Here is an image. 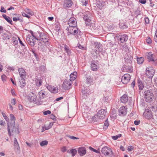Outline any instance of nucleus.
<instances>
[{"label":"nucleus","instance_id":"f257e3e1","mask_svg":"<svg viewBox=\"0 0 157 157\" xmlns=\"http://www.w3.org/2000/svg\"><path fill=\"white\" fill-rule=\"evenodd\" d=\"M92 17L91 13L89 12H86L83 17V19L85 21V23L86 25L90 26V27L95 29L96 28V26L94 24L91 23V17Z\"/></svg>","mask_w":157,"mask_h":157},{"label":"nucleus","instance_id":"f03ea898","mask_svg":"<svg viewBox=\"0 0 157 157\" xmlns=\"http://www.w3.org/2000/svg\"><path fill=\"white\" fill-rule=\"evenodd\" d=\"M36 39L43 42L45 44L48 42L49 37L48 35L44 33L40 32L36 33Z\"/></svg>","mask_w":157,"mask_h":157},{"label":"nucleus","instance_id":"7ed1b4c3","mask_svg":"<svg viewBox=\"0 0 157 157\" xmlns=\"http://www.w3.org/2000/svg\"><path fill=\"white\" fill-rule=\"evenodd\" d=\"M146 55L149 62H151L154 65H157V54H153L151 52H147Z\"/></svg>","mask_w":157,"mask_h":157},{"label":"nucleus","instance_id":"20e7f679","mask_svg":"<svg viewBox=\"0 0 157 157\" xmlns=\"http://www.w3.org/2000/svg\"><path fill=\"white\" fill-rule=\"evenodd\" d=\"M7 131L9 135L10 136H11V133L14 132H16V128L15 127V122L14 121L11 122L10 123L8 122Z\"/></svg>","mask_w":157,"mask_h":157},{"label":"nucleus","instance_id":"39448f33","mask_svg":"<svg viewBox=\"0 0 157 157\" xmlns=\"http://www.w3.org/2000/svg\"><path fill=\"white\" fill-rule=\"evenodd\" d=\"M28 99L31 102L35 103L37 105H41V102L37 99L36 94L34 93H30L28 96Z\"/></svg>","mask_w":157,"mask_h":157},{"label":"nucleus","instance_id":"423d86ee","mask_svg":"<svg viewBox=\"0 0 157 157\" xmlns=\"http://www.w3.org/2000/svg\"><path fill=\"white\" fill-rule=\"evenodd\" d=\"M144 97L147 102L151 101L154 98V94L152 91L150 90L145 91L144 93Z\"/></svg>","mask_w":157,"mask_h":157},{"label":"nucleus","instance_id":"0eeeda50","mask_svg":"<svg viewBox=\"0 0 157 157\" xmlns=\"http://www.w3.org/2000/svg\"><path fill=\"white\" fill-rule=\"evenodd\" d=\"M155 71L153 67L149 66L147 67L145 70V75L149 78H152L155 74Z\"/></svg>","mask_w":157,"mask_h":157},{"label":"nucleus","instance_id":"6e6552de","mask_svg":"<svg viewBox=\"0 0 157 157\" xmlns=\"http://www.w3.org/2000/svg\"><path fill=\"white\" fill-rule=\"evenodd\" d=\"M47 94L46 92L43 90H41L37 94L38 97V100L39 101H41V105L43 103V99L47 97Z\"/></svg>","mask_w":157,"mask_h":157},{"label":"nucleus","instance_id":"1a4fd4ad","mask_svg":"<svg viewBox=\"0 0 157 157\" xmlns=\"http://www.w3.org/2000/svg\"><path fill=\"white\" fill-rule=\"evenodd\" d=\"M77 26H70L67 27L66 30L68 31V33L71 34H76L78 33V28L77 27Z\"/></svg>","mask_w":157,"mask_h":157},{"label":"nucleus","instance_id":"9d476101","mask_svg":"<svg viewBox=\"0 0 157 157\" xmlns=\"http://www.w3.org/2000/svg\"><path fill=\"white\" fill-rule=\"evenodd\" d=\"M102 153L105 156L109 155L110 156L113 155V152L111 148L107 147H103L101 150Z\"/></svg>","mask_w":157,"mask_h":157},{"label":"nucleus","instance_id":"9b49d317","mask_svg":"<svg viewBox=\"0 0 157 157\" xmlns=\"http://www.w3.org/2000/svg\"><path fill=\"white\" fill-rule=\"evenodd\" d=\"M36 39V34L35 35L33 34L32 36H29L27 37V41L30 45L33 46L35 44Z\"/></svg>","mask_w":157,"mask_h":157},{"label":"nucleus","instance_id":"f8f14e48","mask_svg":"<svg viewBox=\"0 0 157 157\" xmlns=\"http://www.w3.org/2000/svg\"><path fill=\"white\" fill-rule=\"evenodd\" d=\"M72 83L71 81L66 80L63 83L62 87L64 90H68L71 88Z\"/></svg>","mask_w":157,"mask_h":157},{"label":"nucleus","instance_id":"ddd939ff","mask_svg":"<svg viewBox=\"0 0 157 157\" xmlns=\"http://www.w3.org/2000/svg\"><path fill=\"white\" fill-rule=\"evenodd\" d=\"M106 113V110L104 109H101L97 113L96 116L97 117V119H103L105 117V114Z\"/></svg>","mask_w":157,"mask_h":157},{"label":"nucleus","instance_id":"4468645a","mask_svg":"<svg viewBox=\"0 0 157 157\" xmlns=\"http://www.w3.org/2000/svg\"><path fill=\"white\" fill-rule=\"evenodd\" d=\"M131 76L128 74H124L122 77L121 81L124 84H127L129 81Z\"/></svg>","mask_w":157,"mask_h":157},{"label":"nucleus","instance_id":"2eb2a0df","mask_svg":"<svg viewBox=\"0 0 157 157\" xmlns=\"http://www.w3.org/2000/svg\"><path fill=\"white\" fill-rule=\"evenodd\" d=\"M127 108L124 106H123L120 107L118 111L119 115L121 116H125L127 113Z\"/></svg>","mask_w":157,"mask_h":157},{"label":"nucleus","instance_id":"dca6fc26","mask_svg":"<svg viewBox=\"0 0 157 157\" xmlns=\"http://www.w3.org/2000/svg\"><path fill=\"white\" fill-rule=\"evenodd\" d=\"M117 40H119L121 42L123 43L127 41L128 36L126 34H124L117 36Z\"/></svg>","mask_w":157,"mask_h":157},{"label":"nucleus","instance_id":"f3484780","mask_svg":"<svg viewBox=\"0 0 157 157\" xmlns=\"http://www.w3.org/2000/svg\"><path fill=\"white\" fill-rule=\"evenodd\" d=\"M68 24L70 26H77L76 19L73 17H71L69 19L68 22Z\"/></svg>","mask_w":157,"mask_h":157},{"label":"nucleus","instance_id":"a211bd4d","mask_svg":"<svg viewBox=\"0 0 157 157\" xmlns=\"http://www.w3.org/2000/svg\"><path fill=\"white\" fill-rule=\"evenodd\" d=\"M18 71L21 78H25L27 75L26 73L23 68H21L18 69Z\"/></svg>","mask_w":157,"mask_h":157},{"label":"nucleus","instance_id":"6ab92c4d","mask_svg":"<svg viewBox=\"0 0 157 157\" xmlns=\"http://www.w3.org/2000/svg\"><path fill=\"white\" fill-rule=\"evenodd\" d=\"M72 4L73 2L71 0H65L63 7L65 8L69 7L72 6Z\"/></svg>","mask_w":157,"mask_h":157},{"label":"nucleus","instance_id":"aec40b11","mask_svg":"<svg viewBox=\"0 0 157 157\" xmlns=\"http://www.w3.org/2000/svg\"><path fill=\"white\" fill-rule=\"evenodd\" d=\"M47 88L52 93H56L58 92V89L56 87L51 86H48L47 87Z\"/></svg>","mask_w":157,"mask_h":157},{"label":"nucleus","instance_id":"412c9836","mask_svg":"<svg viewBox=\"0 0 157 157\" xmlns=\"http://www.w3.org/2000/svg\"><path fill=\"white\" fill-rule=\"evenodd\" d=\"M78 152L80 156L84 155L86 154V149L84 147H79L78 150Z\"/></svg>","mask_w":157,"mask_h":157},{"label":"nucleus","instance_id":"4be33fe9","mask_svg":"<svg viewBox=\"0 0 157 157\" xmlns=\"http://www.w3.org/2000/svg\"><path fill=\"white\" fill-rule=\"evenodd\" d=\"M43 78V77H40L39 78L35 79V82L36 86L40 87L42 85Z\"/></svg>","mask_w":157,"mask_h":157},{"label":"nucleus","instance_id":"5701e85b","mask_svg":"<svg viewBox=\"0 0 157 157\" xmlns=\"http://www.w3.org/2000/svg\"><path fill=\"white\" fill-rule=\"evenodd\" d=\"M91 68L92 70L94 71H96L98 69V67L94 61H92L91 62Z\"/></svg>","mask_w":157,"mask_h":157},{"label":"nucleus","instance_id":"b1692460","mask_svg":"<svg viewBox=\"0 0 157 157\" xmlns=\"http://www.w3.org/2000/svg\"><path fill=\"white\" fill-rule=\"evenodd\" d=\"M90 90H89L88 89L87 90V89L82 90V96L83 98H86L87 97L89 94L90 92Z\"/></svg>","mask_w":157,"mask_h":157},{"label":"nucleus","instance_id":"393cba45","mask_svg":"<svg viewBox=\"0 0 157 157\" xmlns=\"http://www.w3.org/2000/svg\"><path fill=\"white\" fill-rule=\"evenodd\" d=\"M119 48L120 50L125 51L126 52L129 51L127 47V46L126 44H121L120 45Z\"/></svg>","mask_w":157,"mask_h":157},{"label":"nucleus","instance_id":"a878e982","mask_svg":"<svg viewBox=\"0 0 157 157\" xmlns=\"http://www.w3.org/2000/svg\"><path fill=\"white\" fill-rule=\"evenodd\" d=\"M13 145L14 149L17 150V151H19L20 150V147L17 139L16 138L14 139Z\"/></svg>","mask_w":157,"mask_h":157},{"label":"nucleus","instance_id":"bb28decb","mask_svg":"<svg viewBox=\"0 0 157 157\" xmlns=\"http://www.w3.org/2000/svg\"><path fill=\"white\" fill-rule=\"evenodd\" d=\"M96 49H98V51L101 52L102 51V45L100 43L98 42H95L94 43Z\"/></svg>","mask_w":157,"mask_h":157},{"label":"nucleus","instance_id":"cd10ccee","mask_svg":"<svg viewBox=\"0 0 157 157\" xmlns=\"http://www.w3.org/2000/svg\"><path fill=\"white\" fill-rule=\"evenodd\" d=\"M77 74L76 72L74 71L70 75V79L69 80L72 82V81L75 80L77 77Z\"/></svg>","mask_w":157,"mask_h":157},{"label":"nucleus","instance_id":"c85d7f7f","mask_svg":"<svg viewBox=\"0 0 157 157\" xmlns=\"http://www.w3.org/2000/svg\"><path fill=\"white\" fill-rule=\"evenodd\" d=\"M128 100V96L127 95L124 94L121 98V101L122 103H126Z\"/></svg>","mask_w":157,"mask_h":157},{"label":"nucleus","instance_id":"c756f323","mask_svg":"<svg viewBox=\"0 0 157 157\" xmlns=\"http://www.w3.org/2000/svg\"><path fill=\"white\" fill-rule=\"evenodd\" d=\"M137 83L139 90H142L144 87L143 82L141 81L140 78H139L138 80Z\"/></svg>","mask_w":157,"mask_h":157},{"label":"nucleus","instance_id":"7c9ffc66","mask_svg":"<svg viewBox=\"0 0 157 157\" xmlns=\"http://www.w3.org/2000/svg\"><path fill=\"white\" fill-rule=\"evenodd\" d=\"M25 78H21V80L19 81V84L20 87L21 88H23L25 85Z\"/></svg>","mask_w":157,"mask_h":157},{"label":"nucleus","instance_id":"2f4dec72","mask_svg":"<svg viewBox=\"0 0 157 157\" xmlns=\"http://www.w3.org/2000/svg\"><path fill=\"white\" fill-rule=\"evenodd\" d=\"M100 51L97 49L94 50L92 53V56L94 58H97Z\"/></svg>","mask_w":157,"mask_h":157},{"label":"nucleus","instance_id":"473e14b6","mask_svg":"<svg viewBox=\"0 0 157 157\" xmlns=\"http://www.w3.org/2000/svg\"><path fill=\"white\" fill-rule=\"evenodd\" d=\"M2 16L9 23L12 24V21L11 19V18L7 16L5 14H3L2 15Z\"/></svg>","mask_w":157,"mask_h":157},{"label":"nucleus","instance_id":"72a5a7b5","mask_svg":"<svg viewBox=\"0 0 157 157\" xmlns=\"http://www.w3.org/2000/svg\"><path fill=\"white\" fill-rule=\"evenodd\" d=\"M120 27L122 29H125L128 28V26L125 23H119Z\"/></svg>","mask_w":157,"mask_h":157},{"label":"nucleus","instance_id":"f704fd0d","mask_svg":"<svg viewBox=\"0 0 157 157\" xmlns=\"http://www.w3.org/2000/svg\"><path fill=\"white\" fill-rule=\"evenodd\" d=\"M147 113L146 115V118L148 119H149L152 117V115L151 112L150 110H148L147 111Z\"/></svg>","mask_w":157,"mask_h":157},{"label":"nucleus","instance_id":"c9c22d12","mask_svg":"<svg viewBox=\"0 0 157 157\" xmlns=\"http://www.w3.org/2000/svg\"><path fill=\"white\" fill-rule=\"evenodd\" d=\"M64 48L65 50L67 53V55L70 56L71 55V51L69 49L67 45H65L64 46Z\"/></svg>","mask_w":157,"mask_h":157},{"label":"nucleus","instance_id":"e433bc0d","mask_svg":"<svg viewBox=\"0 0 157 157\" xmlns=\"http://www.w3.org/2000/svg\"><path fill=\"white\" fill-rule=\"evenodd\" d=\"M67 152L69 153H71L73 157L75 156L77 152V150L75 149H72L70 151L68 150Z\"/></svg>","mask_w":157,"mask_h":157},{"label":"nucleus","instance_id":"4c0bfd02","mask_svg":"<svg viewBox=\"0 0 157 157\" xmlns=\"http://www.w3.org/2000/svg\"><path fill=\"white\" fill-rule=\"evenodd\" d=\"M144 58L143 57H137V63L139 64H141L144 62Z\"/></svg>","mask_w":157,"mask_h":157},{"label":"nucleus","instance_id":"58836bf2","mask_svg":"<svg viewBox=\"0 0 157 157\" xmlns=\"http://www.w3.org/2000/svg\"><path fill=\"white\" fill-rule=\"evenodd\" d=\"M86 80L88 86H89V85L92 83L93 80V79L90 77L87 78Z\"/></svg>","mask_w":157,"mask_h":157},{"label":"nucleus","instance_id":"ea45409f","mask_svg":"<svg viewBox=\"0 0 157 157\" xmlns=\"http://www.w3.org/2000/svg\"><path fill=\"white\" fill-rule=\"evenodd\" d=\"M48 144V141L47 140H44L42 141L40 143V146L42 147L47 145Z\"/></svg>","mask_w":157,"mask_h":157},{"label":"nucleus","instance_id":"a19ab883","mask_svg":"<svg viewBox=\"0 0 157 157\" xmlns=\"http://www.w3.org/2000/svg\"><path fill=\"white\" fill-rule=\"evenodd\" d=\"M10 118L11 122H15V121L16 120V118L14 116L13 114H11L10 115Z\"/></svg>","mask_w":157,"mask_h":157},{"label":"nucleus","instance_id":"79ce46f5","mask_svg":"<svg viewBox=\"0 0 157 157\" xmlns=\"http://www.w3.org/2000/svg\"><path fill=\"white\" fill-rule=\"evenodd\" d=\"M121 136V134H119L116 136H112V138L114 140H116L117 139L119 138Z\"/></svg>","mask_w":157,"mask_h":157},{"label":"nucleus","instance_id":"37998d69","mask_svg":"<svg viewBox=\"0 0 157 157\" xmlns=\"http://www.w3.org/2000/svg\"><path fill=\"white\" fill-rule=\"evenodd\" d=\"M27 13L32 15L33 12L31 11L30 9H26L24 10Z\"/></svg>","mask_w":157,"mask_h":157},{"label":"nucleus","instance_id":"c03bdc74","mask_svg":"<svg viewBox=\"0 0 157 157\" xmlns=\"http://www.w3.org/2000/svg\"><path fill=\"white\" fill-rule=\"evenodd\" d=\"M2 115L4 118L6 120V121L8 122H9V118L8 117L6 116V115L3 113H2Z\"/></svg>","mask_w":157,"mask_h":157},{"label":"nucleus","instance_id":"a18cd8bd","mask_svg":"<svg viewBox=\"0 0 157 157\" xmlns=\"http://www.w3.org/2000/svg\"><path fill=\"white\" fill-rule=\"evenodd\" d=\"M53 124L52 122H50L49 125L47 127H45V130H48L52 126Z\"/></svg>","mask_w":157,"mask_h":157},{"label":"nucleus","instance_id":"49530a36","mask_svg":"<svg viewBox=\"0 0 157 157\" xmlns=\"http://www.w3.org/2000/svg\"><path fill=\"white\" fill-rule=\"evenodd\" d=\"M109 125V122L108 121V119H107L105 121L104 124V126L106 127L105 128H107L108 126Z\"/></svg>","mask_w":157,"mask_h":157},{"label":"nucleus","instance_id":"de8ad7c7","mask_svg":"<svg viewBox=\"0 0 157 157\" xmlns=\"http://www.w3.org/2000/svg\"><path fill=\"white\" fill-rule=\"evenodd\" d=\"M13 20L14 21H22V20L20 19L18 16H17V17H13Z\"/></svg>","mask_w":157,"mask_h":157},{"label":"nucleus","instance_id":"09e8293b","mask_svg":"<svg viewBox=\"0 0 157 157\" xmlns=\"http://www.w3.org/2000/svg\"><path fill=\"white\" fill-rule=\"evenodd\" d=\"M89 148L91 150L93 151L94 152H95L96 153H100L99 151V150H96L90 147H89Z\"/></svg>","mask_w":157,"mask_h":157},{"label":"nucleus","instance_id":"8fccbe9b","mask_svg":"<svg viewBox=\"0 0 157 157\" xmlns=\"http://www.w3.org/2000/svg\"><path fill=\"white\" fill-rule=\"evenodd\" d=\"M146 42L147 44H151L152 42V41L151 38L150 37H148L146 39Z\"/></svg>","mask_w":157,"mask_h":157},{"label":"nucleus","instance_id":"3c124183","mask_svg":"<svg viewBox=\"0 0 157 157\" xmlns=\"http://www.w3.org/2000/svg\"><path fill=\"white\" fill-rule=\"evenodd\" d=\"M51 113V112L50 110H47L43 112V114L45 115H46L48 114H50Z\"/></svg>","mask_w":157,"mask_h":157},{"label":"nucleus","instance_id":"603ef678","mask_svg":"<svg viewBox=\"0 0 157 157\" xmlns=\"http://www.w3.org/2000/svg\"><path fill=\"white\" fill-rule=\"evenodd\" d=\"M7 68L10 71H13L14 70V68L13 67L7 66Z\"/></svg>","mask_w":157,"mask_h":157},{"label":"nucleus","instance_id":"864d4df0","mask_svg":"<svg viewBox=\"0 0 157 157\" xmlns=\"http://www.w3.org/2000/svg\"><path fill=\"white\" fill-rule=\"evenodd\" d=\"M22 15L24 17H26L28 18H29L30 17V16H29L26 14L25 12H22Z\"/></svg>","mask_w":157,"mask_h":157},{"label":"nucleus","instance_id":"5fc2aeb1","mask_svg":"<svg viewBox=\"0 0 157 157\" xmlns=\"http://www.w3.org/2000/svg\"><path fill=\"white\" fill-rule=\"evenodd\" d=\"M50 118L54 121H56V117L53 114H51L50 115Z\"/></svg>","mask_w":157,"mask_h":157},{"label":"nucleus","instance_id":"6e6d98bb","mask_svg":"<svg viewBox=\"0 0 157 157\" xmlns=\"http://www.w3.org/2000/svg\"><path fill=\"white\" fill-rule=\"evenodd\" d=\"M11 103L12 105H15L16 104V99L15 98L12 99L11 101Z\"/></svg>","mask_w":157,"mask_h":157},{"label":"nucleus","instance_id":"4d7b16f0","mask_svg":"<svg viewBox=\"0 0 157 157\" xmlns=\"http://www.w3.org/2000/svg\"><path fill=\"white\" fill-rule=\"evenodd\" d=\"M13 43L14 45H17L18 43V40L17 39H16L14 40L13 39Z\"/></svg>","mask_w":157,"mask_h":157},{"label":"nucleus","instance_id":"13d9d810","mask_svg":"<svg viewBox=\"0 0 157 157\" xmlns=\"http://www.w3.org/2000/svg\"><path fill=\"white\" fill-rule=\"evenodd\" d=\"M2 79L3 81H6V77L5 75H3L1 76Z\"/></svg>","mask_w":157,"mask_h":157},{"label":"nucleus","instance_id":"bf43d9fd","mask_svg":"<svg viewBox=\"0 0 157 157\" xmlns=\"http://www.w3.org/2000/svg\"><path fill=\"white\" fill-rule=\"evenodd\" d=\"M68 137L69 138H70L71 139H73V140L78 139V138H77L74 136H68Z\"/></svg>","mask_w":157,"mask_h":157},{"label":"nucleus","instance_id":"052dcab7","mask_svg":"<svg viewBox=\"0 0 157 157\" xmlns=\"http://www.w3.org/2000/svg\"><path fill=\"white\" fill-rule=\"evenodd\" d=\"M154 39L155 42L157 43V30L156 31Z\"/></svg>","mask_w":157,"mask_h":157},{"label":"nucleus","instance_id":"680f3d73","mask_svg":"<svg viewBox=\"0 0 157 157\" xmlns=\"http://www.w3.org/2000/svg\"><path fill=\"white\" fill-rule=\"evenodd\" d=\"M144 20L146 24H148L149 23V20L148 17H145L144 18Z\"/></svg>","mask_w":157,"mask_h":157},{"label":"nucleus","instance_id":"e2e57ef3","mask_svg":"<svg viewBox=\"0 0 157 157\" xmlns=\"http://www.w3.org/2000/svg\"><path fill=\"white\" fill-rule=\"evenodd\" d=\"M0 11L1 12L6 13V10L2 6L1 8Z\"/></svg>","mask_w":157,"mask_h":157},{"label":"nucleus","instance_id":"0e129e2a","mask_svg":"<svg viewBox=\"0 0 157 157\" xmlns=\"http://www.w3.org/2000/svg\"><path fill=\"white\" fill-rule=\"evenodd\" d=\"M61 151L63 152L66 151H67L66 147H62L61 149Z\"/></svg>","mask_w":157,"mask_h":157},{"label":"nucleus","instance_id":"69168bd1","mask_svg":"<svg viewBox=\"0 0 157 157\" xmlns=\"http://www.w3.org/2000/svg\"><path fill=\"white\" fill-rule=\"evenodd\" d=\"M78 47L80 49L83 50L84 49V48L82 46V45H81L80 44H78Z\"/></svg>","mask_w":157,"mask_h":157},{"label":"nucleus","instance_id":"338daca9","mask_svg":"<svg viewBox=\"0 0 157 157\" xmlns=\"http://www.w3.org/2000/svg\"><path fill=\"white\" fill-rule=\"evenodd\" d=\"M133 147L132 146H129L128 147V151H132L133 150Z\"/></svg>","mask_w":157,"mask_h":157},{"label":"nucleus","instance_id":"774afa93","mask_svg":"<svg viewBox=\"0 0 157 157\" xmlns=\"http://www.w3.org/2000/svg\"><path fill=\"white\" fill-rule=\"evenodd\" d=\"M140 123V121H134V124L136 125H139Z\"/></svg>","mask_w":157,"mask_h":157}]
</instances>
